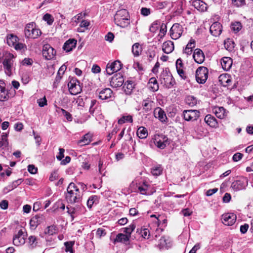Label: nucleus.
I'll return each mask as SVG.
<instances>
[{"label":"nucleus","mask_w":253,"mask_h":253,"mask_svg":"<svg viewBox=\"0 0 253 253\" xmlns=\"http://www.w3.org/2000/svg\"><path fill=\"white\" fill-rule=\"evenodd\" d=\"M82 197L79 188L74 183L71 182L67 189L66 194L67 201L71 204L79 203L81 201Z\"/></svg>","instance_id":"obj_1"},{"label":"nucleus","mask_w":253,"mask_h":253,"mask_svg":"<svg viewBox=\"0 0 253 253\" xmlns=\"http://www.w3.org/2000/svg\"><path fill=\"white\" fill-rule=\"evenodd\" d=\"M114 21L116 25L122 27H126L130 24L129 15L126 9L117 11L114 16Z\"/></svg>","instance_id":"obj_2"},{"label":"nucleus","mask_w":253,"mask_h":253,"mask_svg":"<svg viewBox=\"0 0 253 253\" xmlns=\"http://www.w3.org/2000/svg\"><path fill=\"white\" fill-rule=\"evenodd\" d=\"M42 34L41 31L37 28L34 22L28 23L25 28V35L26 38L37 39Z\"/></svg>","instance_id":"obj_3"},{"label":"nucleus","mask_w":253,"mask_h":253,"mask_svg":"<svg viewBox=\"0 0 253 253\" xmlns=\"http://www.w3.org/2000/svg\"><path fill=\"white\" fill-rule=\"evenodd\" d=\"M161 84L167 88H170L175 84V81L172 75L167 71H163L160 75Z\"/></svg>","instance_id":"obj_4"},{"label":"nucleus","mask_w":253,"mask_h":253,"mask_svg":"<svg viewBox=\"0 0 253 253\" xmlns=\"http://www.w3.org/2000/svg\"><path fill=\"white\" fill-rule=\"evenodd\" d=\"M209 70L206 67L201 66L198 68L196 71V81L199 84H204L208 77Z\"/></svg>","instance_id":"obj_5"},{"label":"nucleus","mask_w":253,"mask_h":253,"mask_svg":"<svg viewBox=\"0 0 253 253\" xmlns=\"http://www.w3.org/2000/svg\"><path fill=\"white\" fill-rule=\"evenodd\" d=\"M122 64L119 60L108 63L106 65V71L107 74L111 75L114 73L120 71L122 67Z\"/></svg>","instance_id":"obj_6"},{"label":"nucleus","mask_w":253,"mask_h":253,"mask_svg":"<svg viewBox=\"0 0 253 253\" xmlns=\"http://www.w3.org/2000/svg\"><path fill=\"white\" fill-rule=\"evenodd\" d=\"M183 116L185 121H196L200 116V112L197 110H184L183 112Z\"/></svg>","instance_id":"obj_7"},{"label":"nucleus","mask_w":253,"mask_h":253,"mask_svg":"<svg viewBox=\"0 0 253 253\" xmlns=\"http://www.w3.org/2000/svg\"><path fill=\"white\" fill-rule=\"evenodd\" d=\"M42 52L43 57L46 60L53 59L56 54V51L49 44H45L43 46Z\"/></svg>","instance_id":"obj_8"},{"label":"nucleus","mask_w":253,"mask_h":253,"mask_svg":"<svg viewBox=\"0 0 253 253\" xmlns=\"http://www.w3.org/2000/svg\"><path fill=\"white\" fill-rule=\"evenodd\" d=\"M13 55L9 54L8 56L5 58L3 61V65L6 74L10 76L12 74V66L13 64V60L12 58Z\"/></svg>","instance_id":"obj_9"},{"label":"nucleus","mask_w":253,"mask_h":253,"mask_svg":"<svg viewBox=\"0 0 253 253\" xmlns=\"http://www.w3.org/2000/svg\"><path fill=\"white\" fill-rule=\"evenodd\" d=\"M248 179L246 177H242L233 182L231 184V187L235 191H239L245 189L248 185Z\"/></svg>","instance_id":"obj_10"},{"label":"nucleus","mask_w":253,"mask_h":253,"mask_svg":"<svg viewBox=\"0 0 253 253\" xmlns=\"http://www.w3.org/2000/svg\"><path fill=\"white\" fill-rule=\"evenodd\" d=\"M182 33V26L178 23L174 24L170 30V36L174 40H176L180 38Z\"/></svg>","instance_id":"obj_11"},{"label":"nucleus","mask_w":253,"mask_h":253,"mask_svg":"<svg viewBox=\"0 0 253 253\" xmlns=\"http://www.w3.org/2000/svg\"><path fill=\"white\" fill-rule=\"evenodd\" d=\"M25 243V235L23 229H20L15 233L13 237V243L15 246H19Z\"/></svg>","instance_id":"obj_12"},{"label":"nucleus","mask_w":253,"mask_h":253,"mask_svg":"<svg viewBox=\"0 0 253 253\" xmlns=\"http://www.w3.org/2000/svg\"><path fill=\"white\" fill-rule=\"evenodd\" d=\"M69 91L72 95H76L80 93L82 89L79 84V81L72 79L68 84Z\"/></svg>","instance_id":"obj_13"},{"label":"nucleus","mask_w":253,"mask_h":253,"mask_svg":"<svg viewBox=\"0 0 253 253\" xmlns=\"http://www.w3.org/2000/svg\"><path fill=\"white\" fill-rule=\"evenodd\" d=\"M154 143L159 148L163 149L169 144V138L165 135H158L155 137Z\"/></svg>","instance_id":"obj_14"},{"label":"nucleus","mask_w":253,"mask_h":253,"mask_svg":"<svg viewBox=\"0 0 253 253\" xmlns=\"http://www.w3.org/2000/svg\"><path fill=\"white\" fill-rule=\"evenodd\" d=\"M124 83V79L122 75L116 74L111 78L110 85L114 88H117L121 86Z\"/></svg>","instance_id":"obj_15"},{"label":"nucleus","mask_w":253,"mask_h":253,"mask_svg":"<svg viewBox=\"0 0 253 253\" xmlns=\"http://www.w3.org/2000/svg\"><path fill=\"white\" fill-rule=\"evenodd\" d=\"M222 223L225 225L231 226L236 220V215L233 213H227L222 215Z\"/></svg>","instance_id":"obj_16"},{"label":"nucleus","mask_w":253,"mask_h":253,"mask_svg":"<svg viewBox=\"0 0 253 253\" xmlns=\"http://www.w3.org/2000/svg\"><path fill=\"white\" fill-rule=\"evenodd\" d=\"M83 207L81 205H76L75 207L71 206H67L66 208L67 209L68 213L70 215L73 221L75 217L79 215L82 211Z\"/></svg>","instance_id":"obj_17"},{"label":"nucleus","mask_w":253,"mask_h":253,"mask_svg":"<svg viewBox=\"0 0 253 253\" xmlns=\"http://www.w3.org/2000/svg\"><path fill=\"white\" fill-rule=\"evenodd\" d=\"M43 220L44 216L42 214H37L33 216L30 221L31 228L34 230L35 229Z\"/></svg>","instance_id":"obj_18"},{"label":"nucleus","mask_w":253,"mask_h":253,"mask_svg":"<svg viewBox=\"0 0 253 253\" xmlns=\"http://www.w3.org/2000/svg\"><path fill=\"white\" fill-rule=\"evenodd\" d=\"M9 98V92L5 88V84L3 81L0 80V101H5Z\"/></svg>","instance_id":"obj_19"},{"label":"nucleus","mask_w":253,"mask_h":253,"mask_svg":"<svg viewBox=\"0 0 253 253\" xmlns=\"http://www.w3.org/2000/svg\"><path fill=\"white\" fill-rule=\"evenodd\" d=\"M98 93V97L101 100H107L111 98L113 95V91L109 88H105L100 91L97 90Z\"/></svg>","instance_id":"obj_20"},{"label":"nucleus","mask_w":253,"mask_h":253,"mask_svg":"<svg viewBox=\"0 0 253 253\" xmlns=\"http://www.w3.org/2000/svg\"><path fill=\"white\" fill-rule=\"evenodd\" d=\"M210 31L213 36H218L222 32V25L218 22H214L210 27Z\"/></svg>","instance_id":"obj_21"},{"label":"nucleus","mask_w":253,"mask_h":253,"mask_svg":"<svg viewBox=\"0 0 253 253\" xmlns=\"http://www.w3.org/2000/svg\"><path fill=\"white\" fill-rule=\"evenodd\" d=\"M193 58L195 61L198 64L202 63L205 58L203 51L199 48H196L193 54Z\"/></svg>","instance_id":"obj_22"},{"label":"nucleus","mask_w":253,"mask_h":253,"mask_svg":"<svg viewBox=\"0 0 253 253\" xmlns=\"http://www.w3.org/2000/svg\"><path fill=\"white\" fill-rule=\"evenodd\" d=\"M154 115L155 118H158L161 122H166L167 117L164 111L160 107L156 108L154 111Z\"/></svg>","instance_id":"obj_23"},{"label":"nucleus","mask_w":253,"mask_h":253,"mask_svg":"<svg viewBox=\"0 0 253 253\" xmlns=\"http://www.w3.org/2000/svg\"><path fill=\"white\" fill-rule=\"evenodd\" d=\"M204 120L206 123L211 127L216 128L218 126L217 120L211 114L206 115Z\"/></svg>","instance_id":"obj_24"},{"label":"nucleus","mask_w":253,"mask_h":253,"mask_svg":"<svg viewBox=\"0 0 253 253\" xmlns=\"http://www.w3.org/2000/svg\"><path fill=\"white\" fill-rule=\"evenodd\" d=\"M193 6L198 10L204 12L207 9V4L200 0H195L192 2Z\"/></svg>","instance_id":"obj_25"},{"label":"nucleus","mask_w":253,"mask_h":253,"mask_svg":"<svg viewBox=\"0 0 253 253\" xmlns=\"http://www.w3.org/2000/svg\"><path fill=\"white\" fill-rule=\"evenodd\" d=\"M221 65L224 70L228 71L232 66V59L230 57H224L221 59Z\"/></svg>","instance_id":"obj_26"},{"label":"nucleus","mask_w":253,"mask_h":253,"mask_svg":"<svg viewBox=\"0 0 253 253\" xmlns=\"http://www.w3.org/2000/svg\"><path fill=\"white\" fill-rule=\"evenodd\" d=\"M77 43V41L75 39H69L65 42L63 48L67 52L71 51L75 47Z\"/></svg>","instance_id":"obj_27"},{"label":"nucleus","mask_w":253,"mask_h":253,"mask_svg":"<svg viewBox=\"0 0 253 253\" xmlns=\"http://www.w3.org/2000/svg\"><path fill=\"white\" fill-rule=\"evenodd\" d=\"M162 49L165 53H170L174 49L173 42L170 41L164 42L163 44Z\"/></svg>","instance_id":"obj_28"},{"label":"nucleus","mask_w":253,"mask_h":253,"mask_svg":"<svg viewBox=\"0 0 253 253\" xmlns=\"http://www.w3.org/2000/svg\"><path fill=\"white\" fill-rule=\"evenodd\" d=\"M214 112L217 118L222 119L227 116L228 112L223 107H216L214 108Z\"/></svg>","instance_id":"obj_29"},{"label":"nucleus","mask_w":253,"mask_h":253,"mask_svg":"<svg viewBox=\"0 0 253 253\" xmlns=\"http://www.w3.org/2000/svg\"><path fill=\"white\" fill-rule=\"evenodd\" d=\"M129 235H126L123 233H119L116 236L115 239H114L113 243L115 244L116 243L121 242L126 244L129 241Z\"/></svg>","instance_id":"obj_30"},{"label":"nucleus","mask_w":253,"mask_h":253,"mask_svg":"<svg viewBox=\"0 0 253 253\" xmlns=\"http://www.w3.org/2000/svg\"><path fill=\"white\" fill-rule=\"evenodd\" d=\"M153 104V101L149 98L144 100L142 103L143 109L145 112H149L151 110Z\"/></svg>","instance_id":"obj_31"},{"label":"nucleus","mask_w":253,"mask_h":253,"mask_svg":"<svg viewBox=\"0 0 253 253\" xmlns=\"http://www.w3.org/2000/svg\"><path fill=\"white\" fill-rule=\"evenodd\" d=\"M134 88L133 82L131 81H127L123 86L125 92L126 94H130Z\"/></svg>","instance_id":"obj_32"},{"label":"nucleus","mask_w":253,"mask_h":253,"mask_svg":"<svg viewBox=\"0 0 253 253\" xmlns=\"http://www.w3.org/2000/svg\"><path fill=\"white\" fill-rule=\"evenodd\" d=\"M18 40V38L13 34H9L7 36L6 42L8 45L10 46H13Z\"/></svg>","instance_id":"obj_33"},{"label":"nucleus","mask_w":253,"mask_h":253,"mask_svg":"<svg viewBox=\"0 0 253 253\" xmlns=\"http://www.w3.org/2000/svg\"><path fill=\"white\" fill-rule=\"evenodd\" d=\"M91 141V136L90 134H85L81 139L78 141V144L81 146L87 145Z\"/></svg>","instance_id":"obj_34"},{"label":"nucleus","mask_w":253,"mask_h":253,"mask_svg":"<svg viewBox=\"0 0 253 253\" xmlns=\"http://www.w3.org/2000/svg\"><path fill=\"white\" fill-rule=\"evenodd\" d=\"M159 246L161 248H169L171 246L170 241L169 237H162L160 240Z\"/></svg>","instance_id":"obj_35"},{"label":"nucleus","mask_w":253,"mask_h":253,"mask_svg":"<svg viewBox=\"0 0 253 253\" xmlns=\"http://www.w3.org/2000/svg\"><path fill=\"white\" fill-rule=\"evenodd\" d=\"M149 88L153 91H156L159 89V85L157 80L155 78H151L149 81Z\"/></svg>","instance_id":"obj_36"},{"label":"nucleus","mask_w":253,"mask_h":253,"mask_svg":"<svg viewBox=\"0 0 253 253\" xmlns=\"http://www.w3.org/2000/svg\"><path fill=\"white\" fill-rule=\"evenodd\" d=\"M137 135L141 139L146 138L148 135L147 129L143 126L139 127L137 130Z\"/></svg>","instance_id":"obj_37"},{"label":"nucleus","mask_w":253,"mask_h":253,"mask_svg":"<svg viewBox=\"0 0 253 253\" xmlns=\"http://www.w3.org/2000/svg\"><path fill=\"white\" fill-rule=\"evenodd\" d=\"M224 47L228 51H232L235 47L234 42L231 39H228L224 41Z\"/></svg>","instance_id":"obj_38"},{"label":"nucleus","mask_w":253,"mask_h":253,"mask_svg":"<svg viewBox=\"0 0 253 253\" xmlns=\"http://www.w3.org/2000/svg\"><path fill=\"white\" fill-rule=\"evenodd\" d=\"M219 81L221 82V84L223 86L227 85L229 82H231V80L229 79V75L227 74H221L219 77Z\"/></svg>","instance_id":"obj_39"},{"label":"nucleus","mask_w":253,"mask_h":253,"mask_svg":"<svg viewBox=\"0 0 253 253\" xmlns=\"http://www.w3.org/2000/svg\"><path fill=\"white\" fill-rule=\"evenodd\" d=\"M28 245L31 249L36 247L38 244V239L35 236H30L28 238Z\"/></svg>","instance_id":"obj_40"},{"label":"nucleus","mask_w":253,"mask_h":253,"mask_svg":"<svg viewBox=\"0 0 253 253\" xmlns=\"http://www.w3.org/2000/svg\"><path fill=\"white\" fill-rule=\"evenodd\" d=\"M230 27L233 32L237 33L241 30L242 26L240 22H235L231 23Z\"/></svg>","instance_id":"obj_41"},{"label":"nucleus","mask_w":253,"mask_h":253,"mask_svg":"<svg viewBox=\"0 0 253 253\" xmlns=\"http://www.w3.org/2000/svg\"><path fill=\"white\" fill-rule=\"evenodd\" d=\"M185 102L190 106H194L197 104V99L192 95H189L185 98Z\"/></svg>","instance_id":"obj_42"},{"label":"nucleus","mask_w":253,"mask_h":253,"mask_svg":"<svg viewBox=\"0 0 253 253\" xmlns=\"http://www.w3.org/2000/svg\"><path fill=\"white\" fill-rule=\"evenodd\" d=\"M133 122L132 117L131 115L123 116L119 120V124H123L126 122L132 123Z\"/></svg>","instance_id":"obj_43"},{"label":"nucleus","mask_w":253,"mask_h":253,"mask_svg":"<svg viewBox=\"0 0 253 253\" xmlns=\"http://www.w3.org/2000/svg\"><path fill=\"white\" fill-rule=\"evenodd\" d=\"M135 228V225L132 223L128 227L124 228L122 230H123V232L126 234V235H129V238H130L131 234L134 231Z\"/></svg>","instance_id":"obj_44"},{"label":"nucleus","mask_w":253,"mask_h":253,"mask_svg":"<svg viewBox=\"0 0 253 253\" xmlns=\"http://www.w3.org/2000/svg\"><path fill=\"white\" fill-rule=\"evenodd\" d=\"M141 51V47L138 43H134L132 46V52L134 56H138Z\"/></svg>","instance_id":"obj_45"},{"label":"nucleus","mask_w":253,"mask_h":253,"mask_svg":"<svg viewBox=\"0 0 253 253\" xmlns=\"http://www.w3.org/2000/svg\"><path fill=\"white\" fill-rule=\"evenodd\" d=\"M99 103L97 102V100L95 99H93L91 101L90 106L89 107V112L90 114L93 115L95 110L97 109Z\"/></svg>","instance_id":"obj_46"},{"label":"nucleus","mask_w":253,"mask_h":253,"mask_svg":"<svg viewBox=\"0 0 253 253\" xmlns=\"http://www.w3.org/2000/svg\"><path fill=\"white\" fill-rule=\"evenodd\" d=\"M66 69H67V67L65 65H63L59 68V69L58 71V73H57V75L55 78V80L56 82H58L61 80V79L62 78V76L64 74Z\"/></svg>","instance_id":"obj_47"},{"label":"nucleus","mask_w":253,"mask_h":253,"mask_svg":"<svg viewBox=\"0 0 253 253\" xmlns=\"http://www.w3.org/2000/svg\"><path fill=\"white\" fill-rule=\"evenodd\" d=\"M163 171V168L161 166L154 167L151 169V173L153 175H160Z\"/></svg>","instance_id":"obj_48"},{"label":"nucleus","mask_w":253,"mask_h":253,"mask_svg":"<svg viewBox=\"0 0 253 253\" xmlns=\"http://www.w3.org/2000/svg\"><path fill=\"white\" fill-rule=\"evenodd\" d=\"M57 231V227L54 225H51L48 226L45 230L44 233L46 234L52 235L56 233Z\"/></svg>","instance_id":"obj_49"},{"label":"nucleus","mask_w":253,"mask_h":253,"mask_svg":"<svg viewBox=\"0 0 253 253\" xmlns=\"http://www.w3.org/2000/svg\"><path fill=\"white\" fill-rule=\"evenodd\" d=\"M160 25V22L156 20L153 22L149 27V31L152 33H155L159 29V26Z\"/></svg>","instance_id":"obj_50"},{"label":"nucleus","mask_w":253,"mask_h":253,"mask_svg":"<svg viewBox=\"0 0 253 253\" xmlns=\"http://www.w3.org/2000/svg\"><path fill=\"white\" fill-rule=\"evenodd\" d=\"M8 142L7 139V135L3 134L1 136V140L0 141V148L3 149L8 146Z\"/></svg>","instance_id":"obj_51"},{"label":"nucleus","mask_w":253,"mask_h":253,"mask_svg":"<svg viewBox=\"0 0 253 253\" xmlns=\"http://www.w3.org/2000/svg\"><path fill=\"white\" fill-rule=\"evenodd\" d=\"M148 188V185L147 184L146 182H143L142 185L138 186V189L141 194H146Z\"/></svg>","instance_id":"obj_52"},{"label":"nucleus","mask_w":253,"mask_h":253,"mask_svg":"<svg viewBox=\"0 0 253 253\" xmlns=\"http://www.w3.org/2000/svg\"><path fill=\"white\" fill-rule=\"evenodd\" d=\"M232 4L236 7H241L246 4L245 0H231Z\"/></svg>","instance_id":"obj_53"},{"label":"nucleus","mask_w":253,"mask_h":253,"mask_svg":"<svg viewBox=\"0 0 253 253\" xmlns=\"http://www.w3.org/2000/svg\"><path fill=\"white\" fill-rule=\"evenodd\" d=\"M74 243L72 242H67L64 243L65 246V251L66 252H70V253H73V250L72 249Z\"/></svg>","instance_id":"obj_54"},{"label":"nucleus","mask_w":253,"mask_h":253,"mask_svg":"<svg viewBox=\"0 0 253 253\" xmlns=\"http://www.w3.org/2000/svg\"><path fill=\"white\" fill-rule=\"evenodd\" d=\"M43 19L45 21H46L47 23L49 25H51L53 22V18L52 16L50 14L48 13L45 14L43 16Z\"/></svg>","instance_id":"obj_55"},{"label":"nucleus","mask_w":253,"mask_h":253,"mask_svg":"<svg viewBox=\"0 0 253 253\" xmlns=\"http://www.w3.org/2000/svg\"><path fill=\"white\" fill-rule=\"evenodd\" d=\"M106 234L105 230L102 228H99L96 232V236L98 238L105 236Z\"/></svg>","instance_id":"obj_56"},{"label":"nucleus","mask_w":253,"mask_h":253,"mask_svg":"<svg viewBox=\"0 0 253 253\" xmlns=\"http://www.w3.org/2000/svg\"><path fill=\"white\" fill-rule=\"evenodd\" d=\"M140 234L143 238L144 239H149L150 236L149 230L147 228H144L141 230Z\"/></svg>","instance_id":"obj_57"},{"label":"nucleus","mask_w":253,"mask_h":253,"mask_svg":"<svg viewBox=\"0 0 253 253\" xmlns=\"http://www.w3.org/2000/svg\"><path fill=\"white\" fill-rule=\"evenodd\" d=\"M167 30L166 25L163 23L161 26L159 36L161 38H162L167 33Z\"/></svg>","instance_id":"obj_58"},{"label":"nucleus","mask_w":253,"mask_h":253,"mask_svg":"<svg viewBox=\"0 0 253 253\" xmlns=\"http://www.w3.org/2000/svg\"><path fill=\"white\" fill-rule=\"evenodd\" d=\"M96 199V196H92L88 198L87 201V206L89 208H91L92 207Z\"/></svg>","instance_id":"obj_59"},{"label":"nucleus","mask_w":253,"mask_h":253,"mask_svg":"<svg viewBox=\"0 0 253 253\" xmlns=\"http://www.w3.org/2000/svg\"><path fill=\"white\" fill-rule=\"evenodd\" d=\"M61 111L63 115L66 118V119L68 121H72V116L70 113L66 111L65 110H64L63 109H61Z\"/></svg>","instance_id":"obj_60"},{"label":"nucleus","mask_w":253,"mask_h":253,"mask_svg":"<svg viewBox=\"0 0 253 253\" xmlns=\"http://www.w3.org/2000/svg\"><path fill=\"white\" fill-rule=\"evenodd\" d=\"M151 9L146 7H142L140 9V13L144 16H148L151 14Z\"/></svg>","instance_id":"obj_61"},{"label":"nucleus","mask_w":253,"mask_h":253,"mask_svg":"<svg viewBox=\"0 0 253 253\" xmlns=\"http://www.w3.org/2000/svg\"><path fill=\"white\" fill-rule=\"evenodd\" d=\"M13 46L16 50H21L26 49V46L25 44L17 42Z\"/></svg>","instance_id":"obj_62"},{"label":"nucleus","mask_w":253,"mask_h":253,"mask_svg":"<svg viewBox=\"0 0 253 253\" xmlns=\"http://www.w3.org/2000/svg\"><path fill=\"white\" fill-rule=\"evenodd\" d=\"M243 154L239 152L236 153L233 155L232 157L233 161L234 162H238L243 158Z\"/></svg>","instance_id":"obj_63"},{"label":"nucleus","mask_w":253,"mask_h":253,"mask_svg":"<svg viewBox=\"0 0 253 253\" xmlns=\"http://www.w3.org/2000/svg\"><path fill=\"white\" fill-rule=\"evenodd\" d=\"M37 168L33 165H29L28 166V170L31 174H35L37 172Z\"/></svg>","instance_id":"obj_64"}]
</instances>
